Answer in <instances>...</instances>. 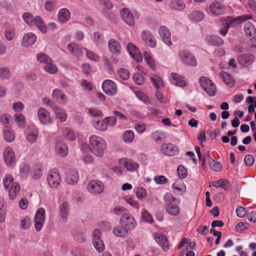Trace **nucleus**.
<instances>
[{"label": "nucleus", "instance_id": "f257e3e1", "mask_svg": "<svg viewBox=\"0 0 256 256\" xmlns=\"http://www.w3.org/2000/svg\"><path fill=\"white\" fill-rule=\"evenodd\" d=\"M89 142L92 152L98 157H102L106 148V143L104 140L99 136L92 135L89 138Z\"/></svg>", "mask_w": 256, "mask_h": 256}, {"label": "nucleus", "instance_id": "f03ea898", "mask_svg": "<svg viewBox=\"0 0 256 256\" xmlns=\"http://www.w3.org/2000/svg\"><path fill=\"white\" fill-rule=\"evenodd\" d=\"M252 18L250 15H243L238 16L236 18L228 16L224 19L222 21V28L220 30V34L222 36H226L228 30L230 27H234L238 25L240 23H242Z\"/></svg>", "mask_w": 256, "mask_h": 256}, {"label": "nucleus", "instance_id": "7ed1b4c3", "mask_svg": "<svg viewBox=\"0 0 256 256\" xmlns=\"http://www.w3.org/2000/svg\"><path fill=\"white\" fill-rule=\"evenodd\" d=\"M178 58L181 62L186 66H196L197 60L194 54L188 50H182L178 52Z\"/></svg>", "mask_w": 256, "mask_h": 256}, {"label": "nucleus", "instance_id": "20e7f679", "mask_svg": "<svg viewBox=\"0 0 256 256\" xmlns=\"http://www.w3.org/2000/svg\"><path fill=\"white\" fill-rule=\"evenodd\" d=\"M200 83L210 96H214L216 92V87L212 82L208 78L202 76L200 78Z\"/></svg>", "mask_w": 256, "mask_h": 256}, {"label": "nucleus", "instance_id": "39448f33", "mask_svg": "<svg viewBox=\"0 0 256 256\" xmlns=\"http://www.w3.org/2000/svg\"><path fill=\"white\" fill-rule=\"evenodd\" d=\"M38 128L34 124L28 126L24 132L27 140L34 144L37 140L38 136Z\"/></svg>", "mask_w": 256, "mask_h": 256}, {"label": "nucleus", "instance_id": "423d86ee", "mask_svg": "<svg viewBox=\"0 0 256 256\" xmlns=\"http://www.w3.org/2000/svg\"><path fill=\"white\" fill-rule=\"evenodd\" d=\"M47 180L50 187L57 188L61 181L60 175L58 171L56 170H50L48 172Z\"/></svg>", "mask_w": 256, "mask_h": 256}, {"label": "nucleus", "instance_id": "0eeeda50", "mask_svg": "<svg viewBox=\"0 0 256 256\" xmlns=\"http://www.w3.org/2000/svg\"><path fill=\"white\" fill-rule=\"evenodd\" d=\"M46 212L44 208H41L38 210L34 216V227L39 232L41 230L45 221Z\"/></svg>", "mask_w": 256, "mask_h": 256}, {"label": "nucleus", "instance_id": "6e6552de", "mask_svg": "<svg viewBox=\"0 0 256 256\" xmlns=\"http://www.w3.org/2000/svg\"><path fill=\"white\" fill-rule=\"evenodd\" d=\"M120 223L128 230V231L134 228L136 226V222L134 217L130 213L124 215L123 216H121Z\"/></svg>", "mask_w": 256, "mask_h": 256}, {"label": "nucleus", "instance_id": "1a4fd4ad", "mask_svg": "<svg viewBox=\"0 0 256 256\" xmlns=\"http://www.w3.org/2000/svg\"><path fill=\"white\" fill-rule=\"evenodd\" d=\"M37 116L40 122L43 125H48L52 122L50 112L43 107L38 109Z\"/></svg>", "mask_w": 256, "mask_h": 256}, {"label": "nucleus", "instance_id": "9d476101", "mask_svg": "<svg viewBox=\"0 0 256 256\" xmlns=\"http://www.w3.org/2000/svg\"><path fill=\"white\" fill-rule=\"evenodd\" d=\"M104 92L109 96H114L117 92V86L116 83L110 80H106L102 84Z\"/></svg>", "mask_w": 256, "mask_h": 256}, {"label": "nucleus", "instance_id": "9b49d317", "mask_svg": "<svg viewBox=\"0 0 256 256\" xmlns=\"http://www.w3.org/2000/svg\"><path fill=\"white\" fill-rule=\"evenodd\" d=\"M88 190L92 194H98L103 192L104 186L101 181L94 180L88 182Z\"/></svg>", "mask_w": 256, "mask_h": 256}, {"label": "nucleus", "instance_id": "f8f14e48", "mask_svg": "<svg viewBox=\"0 0 256 256\" xmlns=\"http://www.w3.org/2000/svg\"><path fill=\"white\" fill-rule=\"evenodd\" d=\"M4 159L6 166H11L16 162L14 152L13 150L9 146L5 148L4 152Z\"/></svg>", "mask_w": 256, "mask_h": 256}, {"label": "nucleus", "instance_id": "ddd939ff", "mask_svg": "<svg viewBox=\"0 0 256 256\" xmlns=\"http://www.w3.org/2000/svg\"><path fill=\"white\" fill-rule=\"evenodd\" d=\"M142 38L144 43L152 48H154L156 46V40L150 32L144 30L141 34Z\"/></svg>", "mask_w": 256, "mask_h": 256}, {"label": "nucleus", "instance_id": "4468645a", "mask_svg": "<svg viewBox=\"0 0 256 256\" xmlns=\"http://www.w3.org/2000/svg\"><path fill=\"white\" fill-rule=\"evenodd\" d=\"M120 14L123 20L130 26H134L135 24L134 18L130 10L126 8H122L120 11Z\"/></svg>", "mask_w": 256, "mask_h": 256}, {"label": "nucleus", "instance_id": "2eb2a0df", "mask_svg": "<svg viewBox=\"0 0 256 256\" xmlns=\"http://www.w3.org/2000/svg\"><path fill=\"white\" fill-rule=\"evenodd\" d=\"M160 148L162 152L167 156H172L178 153V148L170 143L163 144Z\"/></svg>", "mask_w": 256, "mask_h": 256}, {"label": "nucleus", "instance_id": "dca6fc26", "mask_svg": "<svg viewBox=\"0 0 256 256\" xmlns=\"http://www.w3.org/2000/svg\"><path fill=\"white\" fill-rule=\"evenodd\" d=\"M78 172L75 169L69 170L66 174V181L68 184H75L78 182Z\"/></svg>", "mask_w": 256, "mask_h": 256}, {"label": "nucleus", "instance_id": "f3484780", "mask_svg": "<svg viewBox=\"0 0 256 256\" xmlns=\"http://www.w3.org/2000/svg\"><path fill=\"white\" fill-rule=\"evenodd\" d=\"M158 32L162 41L166 44L168 46L172 45V42L170 39V32L166 27L164 26H160Z\"/></svg>", "mask_w": 256, "mask_h": 256}, {"label": "nucleus", "instance_id": "a211bd4d", "mask_svg": "<svg viewBox=\"0 0 256 256\" xmlns=\"http://www.w3.org/2000/svg\"><path fill=\"white\" fill-rule=\"evenodd\" d=\"M154 238L158 244L162 247L164 251L166 252L169 249L168 242L166 236L161 233H156Z\"/></svg>", "mask_w": 256, "mask_h": 256}, {"label": "nucleus", "instance_id": "6ab92c4d", "mask_svg": "<svg viewBox=\"0 0 256 256\" xmlns=\"http://www.w3.org/2000/svg\"><path fill=\"white\" fill-rule=\"evenodd\" d=\"M70 212V207L66 202H64L59 207V215L62 222L68 220V216Z\"/></svg>", "mask_w": 256, "mask_h": 256}, {"label": "nucleus", "instance_id": "aec40b11", "mask_svg": "<svg viewBox=\"0 0 256 256\" xmlns=\"http://www.w3.org/2000/svg\"><path fill=\"white\" fill-rule=\"evenodd\" d=\"M68 50L76 58L80 57L83 54L84 48L76 43H70L68 46Z\"/></svg>", "mask_w": 256, "mask_h": 256}, {"label": "nucleus", "instance_id": "412c9836", "mask_svg": "<svg viewBox=\"0 0 256 256\" xmlns=\"http://www.w3.org/2000/svg\"><path fill=\"white\" fill-rule=\"evenodd\" d=\"M108 48L110 53L114 55H118L121 50V46L120 43L116 40L111 38L108 42Z\"/></svg>", "mask_w": 256, "mask_h": 256}, {"label": "nucleus", "instance_id": "4be33fe9", "mask_svg": "<svg viewBox=\"0 0 256 256\" xmlns=\"http://www.w3.org/2000/svg\"><path fill=\"white\" fill-rule=\"evenodd\" d=\"M238 60L240 64L246 66L252 64L254 58L252 54H242L238 56Z\"/></svg>", "mask_w": 256, "mask_h": 256}, {"label": "nucleus", "instance_id": "5701e85b", "mask_svg": "<svg viewBox=\"0 0 256 256\" xmlns=\"http://www.w3.org/2000/svg\"><path fill=\"white\" fill-rule=\"evenodd\" d=\"M36 40V36L32 32H28L24 35L22 44L24 46H29L34 44Z\"/></svg>", "mask_w": 256, "mask_h": 256}, {"label": "nucleus", "instance_id": "b1692460", "mask_svg": "<svg viewBox=\"0 0 256 256\" xmlns=\"http://www.w3.org/2000/svg\"><path fill=\"white\" fill-rule=\"evenodd\" d=\"M70 10L65 8H60L58 14V18L62 23H66L70 18Z\"/></svg>", "mask_w": 256, "mask_h": 256}, {"label": "nucleus", "instance_id": "393cba45", "mask_svg": "<svg viewBox=\"0 0 256 256\" xmlns=\"http://www.w3.org/2000/svg\"><path fill=\"white\" fill-rule=\"evenodd\" d=\"M52 97L54 100L62 104H66L67 101L66 96L60 89L56 88L53 90Z\"/></svg>", "mask_w": 256, "mask_h": 256}, {"label": "nucleus", "instance_id": "a878e982", "mask_svg": "<svg viewBox=\"0 0 256 256\" xmlns=\"http://www.w3.org/2000/svg\"><path fill=\"white\" fill-rule=\"evenodd\" d=\"M120 164H123L126 168L130 172L136 170L138 168L137 162L126 158L122 159L120 160Z\"/></svg>", "mask_w": 256, "mask_h": 256}, {"label": "nucleus", "instance_id": "bb28decb", "mask_svg": "<svg viewBox=\"0 0 256 256\" xmlns=\"http://www.w3.org/2000/svg\"><path fill=\"white\" fill-rule=\"evenodd\" d=\"M20 190V184L17 182H13L8 190L10 198L12 200H14L16 197L18 195Z\"/></svg>", "mask_w": 256, "mask_h": 256}, {"label": "nucleus", "instance_id": "cd10ccee", "mask_svg": "<svg viewBox=\"0 0 256 256\" xmlns=\"http://www.w3.org/2000/svg\"><path fill=\"white\" fill-rule=\"evenodd\" d=\"M166 210L170 214L173 216H177L180 213V210L178 206L175 203H166Z\"/></svg>", "mask_w": 256, "mask_h": 256}, {"label": "nucleus", "instance_id": "c85d7f7f", "mask_svg": "<svg viewBox=\"0 0 256 256\" xmlns=\"http://www.w3.org/2000/svg\"><path fill=\"white\" fill-rule=\"evenodd\" d=\"M210 10L215 16L221 15L224 13V8L219 2L212 3L210 6Z\"/></svg>", "mask_w": 256, "mask_h": 256}, {"label": "nucleus", "instance_id": "c756f323", "mask_svg": "<svg viewBox=\"0 0 256 256\" xmlns=\"http://www.w3.org/2000/svg\"><path fill=\"white\" fill-rule=\"evenodd\" d=\"M220 78L228 86L232 87L235 83L234 78L229 74L224 72H220L219 74Z\"/></svg>", "mask_w": 256, "mask_h": 256}, {"label": "nucleus", "instance_id": "7c9ffc66", "mask_svg": "<svg viewBox=\"0 0 256 256\" xmlns=\"http://www.w3.org/2000/svg\"><path fill=\"white\" fill-rule=\"evenodd\" d=\"M32 26H36L38 28L43 34H46L47 32V28L42 18L38 16L34 17V20L33 21Z\"/></svg>", "mask_w": 256, "mask_h": 256}, {"label": "nucleus", "instance_id": "2f4dec72", "mask_svg": "<svg viewBox=\"0 0 256 256\" xmlns=\"http://www.w3.org/2000/svg\"><path fill=\"white\" fill-rule=\"evenodd\" d=\"M170 80L172 84L178 86L184 87L186 86V83L183 78L176 73L171 74Z\"/></svg>", "mask_w": 256, "mask_h": 256}, {"label": "nucleus", "instance_id": "473e14b6", "mask_svg": "<svg viewBox=\"0 0 256 256\" xmlns=\"http://www.w3.org/2000/svg\"><path fill=\"white\" fill-rule=\"evenodd\" d=\"M56 152L62 157H64L68 154V150L67 146L62 142H57L56 148Z\"/></svg>", "mask_w": 256, "mask_h": 256}, {"label": "nucleus", "instance_id": "72a5a7b5", "mask_svg": "<svg viewBox=\"0 0 256 256\" xmlns=\"http://www.w3.org/2000/svg\"><path fill=\"white\" fill-rule=\"evenodd\" d=\"M52 110L54 112L56 118L61 122H64L67 118V116L65 111L60 107L54 106Z\"/></svg>", "mask_w": 256, "mask_h": 256}, {"label": "nucleus", "instance_id": "f704fd0d", "mask_svg": "<svg viewBox=\"0 0 256 256\" xmlns=\"http://www.w3.org/2000/svg\"><path fill=\"white\" fill-rule=\"evenodd\" d=\"M95 45L99 48L104 44V40L102 34L99 32H94L92 38Z\"/></svg>", "mask_w": 256, "mask_h": 256}, {"label": "nucleus", "instance_id": "c9c22d12", "mask_svg": "<svg viewBox=\"0 0 256 256\" xmlns=\"http://www.w3.org/2000/svg\"><path fill=\"white\" fill-rule=\"evenodd\" d=\"M3 134L4 140L8 142H12L15 139V133L10 128L4 129Z\"/></svg>", "mask_w": 256, "mask_h": 256}, {"label": "nucleus", "instance_id": "e433bc0d", "mask_svg": "<svg viewBox=\"0 0 256 256\" xmlns=\"http://www.w3.org/2000/svg\"><path fill=\"white\" fill-rule=\"evenodd\" d=\"M214 187L219 188H222L226 190L229 189V182L225 179L222 178L218 180L214 181L212 184Z\"/></svg>", "mask_w": 256, "mask_h": 256}, {"label": "nucleus", "instance_id": "4c0bfd02", "mask_svg": "<svg viewBox=\"0 0 256 256\" xmlns=\"http://www.w3.org/2000/svg\"><path fill=\"white\" fill-rule=\"evenodd\" d=\"M128 232V230L121 224V226L115 227L112 232L116 236L124 237L127 235Z\"/></svg>", "mask_w": 256, "mask_h": 256}, {"label": "nucleus", "instance_id": "58836bf2", "mask_svg": "<svg viewBox=\"0 0 256 256\" xmlns=\"http://www.w3.org/2000/svg\"><path fill=\"white\" fill-rule=\"evenodd\" d=\"M169 6L172 9L181 10L186 8V4L180 0H173L170 3Z\"/></svg>", "mask_w": 256, "mask_h": 256}, {"label": "nucleus", "instance_id": "ea45409f", "mask_svg": "<svg viewBox=\"0 0 256 256\" xmlns=\"http://www.w3.org/2000/svg\"><path fill=\"white\" fill-rule=\"evenodd\" d=\"M188 18L190 20L198 22L202 20L204 18V14L199 10H195L190 12L188 15Z\"/></svg>", "mask_w": 256, "mask_h": 256}, {"label": "nucleus", "instance_id": "a19ab883", "mask_svg": "<svg viewBox=\"0 0 256 256\" xmlns=\"http://www.w3.org/2000/svg\"><path fill=\"white\" fill-rule=\"evenodd\" d=\"M14 177L10 174H6L4 176L2 179V184L5 190L8 191L9 190L12 184L14 182Z\"/></svg>", "mask_w": 256, "mask_h": 256}, {"label": "nucleus", "instance_id": "79ce46f5", "mask_svg": "<svg viewBox=\"0 0 256 256\" xmlns=\"http://www.w3.org/2000/svg\"><path fill=\"white\" fill-rule=\"evenodd\" d=\"M150 82L153 86L156 88L160 89L164 86V83L162 78L158 75H154L150 78Z\"/></svg>", "mask_w": 256, "mask_h": 256}, {"label": "nucleus", "instance_id": "37998d69", "mask_svg": "<svg viewBox=\"0 0 256 256\" xmlns=\"http://www.w3.org/2000/svg\"><path fill=\"white\" fill-rule=\"evenodd\" d=\"M14 120L19 128H24L26 126V119L24 116L22 114L20 113L15 114L14 115Z\"/></svg>", "mask_w": 256, "mask_h": 256}, {"label": "nucleus", "instance_id": "c03bdc74", "mask_svg": "<svg viewBox=\"0 0 256 256\" xmlns=\"http://www.w3.org/2000/svg\"><path fill=\"white\" fill-rule=\"evenodd\" d=\"M42 175V166L40 164H36L32 171V178L34 180H38L41 178Z\"/></svg>", "mask_w": 256, "mask_h": 256}, {"label": "nucleus", "instance_id": "a18cd8bd", "mask_svg": "<svg viewBox=\"0 0 256 256\" xmlns=\"http://www.w3.org/2000/svg\"><path fill=\"white\" fill-rule=\"evenodd\" d=\"M44 69L47 72L52 74H56L58 72L57 66L54 64L52 60L50 62L45 64Z\"/></svg>", "mask_w": 256, "mask_h": 256}, {"label": "nucleus", "instance_id": "49530a36", "mask_svg": "<svg viewBox=\"0 0 256 256\" xmlns=\"http://www.w3.org/2000/svg\"><path fill=\"white\" fill-rule=\"evenodd\" d=\"M134 138V134L132 130H127L124 132L122 136L123 140L127 144L131 143Z\"/></svg>", "mask_w": 256, "mask_h": 256}, {"label": "nucleus", "instance_id": "de8ad7c7", "mask_svg": "<svg viewBox=\"0 0 256 256\" xmlns=\"http://www.w3.org/2000/svg\"><path fill=\"white\" fill-rule=\"evenodd\" d=\"M143 55L144 60L148 64V66L152 70H155L156 66L155 64L154 60L150 55V54L147 52H144Z\"/></svg>", "mask_w": 256, "mask_h": 256}, {"label": "nucleus", "instance_id": "09e8293b", "mask_svg": "<svg viewBox=\"0 0 256 256\" xmlns=\"http://www.w3.org/2000/svg\"><path fill=\"white\" fill-rule=\"evenodd\" d=\"M84 50H85L86 56L88 58L96 62L100 61V56L97 54L86 48H84Z\"/></svg>", "mask_w": 256, "mask_h": 256}, {"label": "nucleus", "instance_id": "8fccbe9b", "mask_svg": "<svg viewBox=\"0 0 256 256\" xmlns=\"http://www.w3.org/2000/svg\"><path fill=\"white\" fill-rule=\"evenodd\" d=\"M208 42L214 46H220L224 44L223 40L216 36H211L207 38Z\"/></svg>", "mask_w": 256, "mask_h": 256}, {"label": "nucleus", "instance_id": "3c124183", "mask_svg": "<svg viewBox=\"0 0 256 256\" xmlns=\"http://www.w3.org/2000/svg\"><path fill=\"white\" fill-rule=\"evenodd\" d=\"M244 31L246 35L251 36L256 33V29L254 24L250 22L244 24Z\"/></svg>", "mask_w": 256, "mask_h": 256}, {"label": "nucleus", "instance_id": "603ef678", "mask_svg": "<svg viewBox=\"0 0 256 256\" xmlns=\"http://www.w3.org/2000/svg\"><path fill=\"white\" fill-rule=\"evenodd\" d=\"M94 126L96 128L100 131H105L108 128V124L105 118L102 120H98L94 122Z\"/></svg>", "mask_w": 256, "mask_h": 256}, {"label": "nucleus", "instance_id": "864d4df0", "mask_svg": "<svg viewBox=\"0 0 256 256\" xmlns=\"http://www.w3.org/2000/svg\"><path fill=\"white\" fill-rule=\"evenodd\" d=\"M64 136L68 140L74 141L76 140V134L71 129L66 128L64 131Z\"/></svg>", "mask_w": 256, "mask_h": 256}, {"label": "nucleus", "instance_id": "5fc2aeb1", "mask_svg": "<svg viewBox=\"0 0 256 256\" xmlns=\"http://www.w3.org/2000/svg\"><path fill=\"white\" fill-rule=\"evenodd\" d=\"M56 6V2L55 0H49L45 2L44 7L45 10L48 12L55 10Z\"/></svg>", "mask_w": 256, "mask_h": 256}, {"label": "nucleus", "instance_id": "6e6d98bb", "mask_svg": "<svg viewBox=\"0 0 256 256\" xmlns=\"http://www.w3.org/2000/svg\"><path fill=\"white\" fill-rule=\"evenodd\" d=\"M36 59L40 63L47 64L51 62V58L46 54L41 52L36 55Z\"/></svg>", "mask_w": 256, "mask_h": 256}, {"label": "nucleus", "instance_id": "4d7b16f0", "mask_svg": "<svg viewBox=\"0 0 256 256\" xmlns=\"http://www.w3.org/2000/svg\"><path fill=\"white\" fill-rule=\"evenodd\" d=\"M30 167L28 164H22L20 167V174L21 176L26 177L29 173Z\"/></svg>", "mask_w": 256, "mask_h": 256}, {"label": "nucleus", "instance_id": "13d9d810", "mask_svg": "<svg viewBox=\"0 0 256 256\" xmlns=\"http://www.w3.org/2000/svg\"><path fill=\"white\" fill-rule=\"evenodd\" d=\"M114 213L118 216H123L125 214H128V210L120 206H116L113 210Z\"/></svg>", "mask_w": 256, "mask_h": 256}, {"label": "nucleus", "instance_id": "bf43d9fd", "mask_svg": "<svg viewBox=\"0 0 256 256\" xmlns=\"http://www.w3.org/2000/svg\"><path fill=\"white\" fill-rule=\"evenodd\" d=\"M210 166L211 168L215 172H219L222 168V164L221 163L218 161H215L214 160H210L209 162Z\"/></svg>", "mask_w": 256, "mask_h": 256}, {"label": "nucleus", "instance_id": "052dcab7", "mask_svg": "<svg viewBox=\"0 0 256 256\" xmlns=\"http://www.w3.org/2000/svg\"><path fill=\"white\" fill-rule=\"evenodd\" d=\"M134 94L136 97L142 102L144 103H148L150 102L148 97L144 92L141 91H136Z\"/></svg>", "mask_w": 256, "mask_h": 256}, {"label": "nucleus", "instance_id": "680f3d73", "mask_svg": "<svg viewBox=\"0 0 256 256\" xmlns=\"http://www.w3.org/2000/svg\"><path fill=\"white\" fill-rule=\"evenodd\" d=\"M15 36L14 30L12 28H8L4 32V36L8 40H12Z\"/></svg>", "mask_w": 256, "mask_h": 256}, {"label": "nucleus", "instance_id": "e2e57ef3", "mask_svg": "<svg viewBox=\"0 0 256 256\" xmlns=\"http://www.w3.org/2000/svg\"><path fill=\"white\" fill-rule=\"evenodd\" d=\"M31 222V219L29 217H24L20 220V226L22 229L26 230L30 227Z\"/></svg>", "mask_w": 256, "mask_h": 256}, {"label": "nucleus", "instance_id": "0e129e2a", "mask_svg": "<svg viewBox=\"0 0 256 256\" xmlns=\"http://www.w3.org/2000/svg\"><path fill=\"white\" fill-rule=\"evenodd\" d=\"M94 246L98 252H102L105 248L104 244L102 240L92 242Z\"/></svg>", "mask_w": 256, "mask_h": 256}, {"label": "nucleus", "instance_id": "69168bd1", "mask_svg": "<svg viewBox=\"0 0 256 256\" xmlns=\"http://www.w3.org/2000/svg\"><path fill=\"white\" fill-rule=\"evenodd\" d=\"M132 78L134 82L138 85L142 84L144 81V79L142 75L138 72L134 74Z\"/></svg>", "mask_w": 256, "mask_h": 256}, {"label": "nucleus", "instance_id": "338daca9", "mask_svg": "<svg viewBox=\"0 0 256 256\" xmlns=\"http://www.w3.org/2000/svg\"><path fill=\"white\" fill-rule=\"evenodd\" d=\"M22 18L24 22L28 25L32 26L33 21L34 20V17L30 13L25 12L23 14Z\"/></svg>", "mask_w": 256, "mask_h": 256}, {"label": "nucleus", "instance_id": "774afa93", "mask_svg": "<svg viewBox=\"0 0 256 256\" xmlns=\"http://www.w3.org/2000/svg\"><path fill=\"white\" fill-rule=\"evenodd\" d=\"M164 132L160 130H156L151 134L152 138L156 142H158L162 140Z\"/></svg>", "mask_w": 256, "mask_h": 256}]
</instances>
